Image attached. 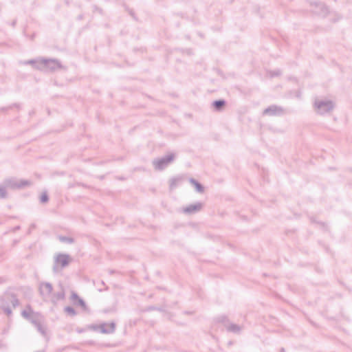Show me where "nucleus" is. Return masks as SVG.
<instances>
[{"label": "nucleus", "mask_w": 352, "mask_h": 352, "mask_svg": "<svg viewBox=\"0 0 352 352\" xmlns=\"http://www.w3.org/2000/svg\"><path fill=\"white\" fill-rule=\"evenodd\" d=\"M58 239L60 241L63 243H73L74 242V240L73 238L64 236H59Z\"/></svg>", "instance_id": "6ab92c4d"}, {"label": "nucleus", "mask_w": 352, "mask_h": 352, "mask_svg": "<svg viewBox=\"0 0 352 352\" xmlns=\"http://www.w3.org/2000/svg\"><path fill=\"white\" fill-rule=\"evenodd\" d=\"M53 287L50 283H43L40 285V293L44 299H49L51 296Z\"/></svg>", "instance_id": "0eeeda50"}, {"label": "nucleus", "mask_w": 352, "mask_h": 352, "mask_svg": "<svg viewBox=\"0 0 352 352\" xmlns=\"http://www.w3.org/2000/svg\"><path fill=\"white\" fill-rule=\"evenodd\" d=\"M48 196L46 193H43L41 196V202L42 203H45L48 201Z\"/></svg>", "instance_id": "b1692460"}, {"label": "nucleus", "mask_w": 352, "mask_h": 352, "mask_svg": "<svg viewBox=\"0 0 352 352\" xmlns=\"http://www.w3.org/2000/svg\"><path fill=\"white\" fill-rule=\"evenodd\" d=\"M203 204L200 202H197L194 204H190L184 209V212L188 214L195 213L201 210Z\"/></svg>", "instance_id": "9b49d317"}, {"label": "nucleus", "mask_w": 352, "mask_h": 352, "mask_svg": "<svg viewBox=\"0 0 352 352\" xmlns=\"http://www.w3.org/2000/svg\"><path fill=\"white\" fill-rule=\"evenodd\" d=\"M65 312H67L69 315L72 316H74L76 315V311H75V309L72 307H66L65 308Z\"/></svg>", "instance_id": "412c9836"}, {"label": "nucleus", "mask_w": 352, "mask_h": 352, "mask_svg": "<svg viewBox=\"0 0 352 352\" xmlns=\"http://www.w3.org/2000/svg\"><path fill=\"white\" fill-rule=\"evenodd\" d=\"M4 183L8 188L10 189L22 188L30 184L28 180H18L16 179H8L5 180Z\"/></svg>", "instance_id": "423d86ee"}, {"label": "nucleus", "mask_w": 352, "mask_h": 352, "mask_svg": "<svg viewBox=\"0 0 352 352\" xmlns=\"http://www.w3.org/2000/svg\"><path fill=\"white\" fill-rule=\"evenodd\" d=\"M32 324L42 336H46V329L45 327L41 324V316H39L36 320H32Z\"/></svg>", "instance_id": "ddd939ff"}, {"label": "nucleus", "mask_w": 352, "mask_h": 352, "mask_svg": "<svg viewBox=\"0 0 352 352\" xmlns=\"http://www.w3.org/2000/svg\"><path fill=\"white\" fill-rule=\"evenodd\" d=\"M182 181V177H173L170 180V188L173 189L177 186Z\"/></svg>", "instance_id": "4468645a"}, {"label": "nucleus", "mask_w": 352, "mask_h": 352, "mask_svg": "<svg viewBox=\"0 0 352 352\" xmlns=\"http://www.w3.org/2000/svg\"><path fill=\"white\" fill-rule=\"evenodd\" d=\"M19 305L18 298L12 294H6L0 298V309L8 316L12 315L11 306L15 308Z\"/></svg>", "instance_id": "f257e3e1"}, {"label": "nucleus", "mask_w": 352, "mask_h": 352, "mask_svg": "<svg viewBox=\"0 0 352 352\" xmlns=\"http://www.w3.org/2000/svg\"><path fill=\"white\" fill-rule=\"evenodd\" d=\"M241 329V327L235 324H230L227 327V330L235 333H239Z\"/></svg>", "instance_id": "a211bd4d"}, {"label": "nucleus", "mask_w": 352, "mask_h": 352, "mask_svg": "<svg viewBox=\"0 0 352 352\" xmlns=\"http://www.w3.org/2000/svg\"><path fill=\"white\" fill-rule=\"evenodd\" d=\"M22 316L30 320L32 323V320H36L39 316L38 314L34 313L31 308L30 305H28L26 309H24L21 312Z\"/></svg>", "instance_id": "1a4fd4ad"}, {"label": "nucleus", "mask_w": 352, "mask_h": 352, "mask_svg": "<svg viewBox=\"0 0 352 352\" xmlns=\"http://www.w3.org/2000/svg\"><path fill=\"white\" fill-rule=\"evenodd\" d=\"M39 63H40V60H30L25 62L26 64L33 65L35 68H36L37 65H39Z\"/></svg>", "instance_id": "5701e85b"}, {"label": "nucleus", "mask_w": 352, "mask_h": 352, "mask_svg": "<svg viewBox=\"0 0 352 352\" xmlns=\"http://www.w3.org/2000/svg\"><path fill=\"white\" fill-rule=\"evenodd\" d=\"M284 113V109L279 106L271 105L263 111L264 115L280 116Z\"/></svg>", "instance_id": "6e6552de"}, {"label": "nucleus", "mask_w": 352, "mask_h": 352, "mask_svg": "<svg viewBox=\"0 0 352 352\" xmlns=\"http://www.w3.org/2000/svg\"><path fill=\"white\" fill-rule=\"evenodd\" d=\"M69 255L66 254H58L54 256L53 270L58 272L63 268L67 267L71 261Z\"/></svg>", "instance_id": "f03ea898"}, {"label": "nucleus", "mask_w": 352, "mask_h": 352, "mask_svg": "<svg viewBox=\"0 0 352 352\" xmlns=\"http://www.w3.org/2000/svg\"><path fill=\"white\" fill-rule=\"evenodd\" d=\"M317 5L323 13L327 14L329 12V8L324 3L319 2Z\"/></svg>", "instance_id": "4be33fe9"}, {"label": "nucleus", "mask_w": 352, "mask_h": 352, "mask_svg": "<svg viewBox=\"0 0 352 352\" xmlns=\"http://www.w3.org/2000/svg\"><path fill=\"white\" fill-rule=\"evenodd\" d=\"M175 158V155L171 153L161 158L155 159L153 165L156 170H162L165 168Z\"/></svg>", "instance_id": "39448f33"}, {"label": "nucleus", "mask_w": 352, "mask_h": 352, "mask_svg": "<svg viewBox=\"0 0 352 352\" xmlns=\"http://www.w3.org/2000/svg\"><path fill=\"white\" fill-rule=\"evenodd\" d=\"M190 182L195 186L196 190L199 192H203L204 190V188L203 186L199 184L197 181H196L195 179H190Z\"/></svg>", "instance_id": "dca6fc26"}, {"label": "nucleus", "mask_w": 352, "mask_h": 352, "mask_svg": "<svg viewBox=\"0 0 352 352\" xmlns=\"http://www.w3.org/2000/svg\"><path fill=\"white\" fill-rule=\"evenodd\" d=\"M65 298V292L63 290H61L59 292H57L56 294H54V296L52 297L51 300L53 302H56V301L59 300H62Z\"/></svg>", "instance_id": "2eb2a0df"}, {"label": "nucleus", "mask_w": 352, "mask_h": 352, "mask_svg": "<svg viewBox=\"0 0 352 352\" xmlns=\"http://www.w3.org/2000/svg\"><path fill=\"white\" fill-rule=\"evenodd\" d=\"M225 104L226 101L223 100H215L212 103L214 108L217 111H220Z\"/></svg>", "instance_id": "f3484780"}, {"label": "nucleus", "mask_w": 352, "mask_h": 352, "mask_svg": "<svg viewBox=\"0 0 352 352\" xmlns=\"http://www.w3.org/2000/svg\"><path fill=\"white\" fill-rule=\"evenodd\" d=\"M115 323L102 324L100 325V331L103 333H111L115 331Z\"/></svg>", "instance_id": "f8f14e48"}, {"label": "nucleus", "mask_w": 352, "mask_h": 352, "mask_svg": "<svg viewBox=\"0 0 352 352\" xmlns=\"http://www.w3.org/2000/svg\"><path fill=\"white\" fill-rule=\"evenodd\" d=\"M314 106L317 112L320 114L329 112L334 108L333 102L331 100H316L314 102Z\"/></svg>", "instance_id": "20e7f679"}, {"label": "nucleus", "mask_w": 352, "mask_h": 352, "mask_svg": "<svg viewBox=\"0 0 352 352\" xmlns=\"http://www.w3.org/2000/svg\"><path fill=\"white\" fill-rule=\"evenodd\" d=\"M280 74V71L279 69H277V70L270 72V75L272 77L278 76Z\"/></svg>", "instance_id": "393cba45"}, {"label": "nucleus", "mask_w": 352, "mask_h": 352, "mask_svg": "<svg viewBox=\"0 0 352 352\" xmlns=\"http://www.w3.org/2000/svg\"><path fill=\"white\" fill-rule=\"evenodd\" d=\"M61 68L60 63L56 59H45L40 60L39 65L36 66V69L45 71H54Z\"/></svg>", "instance_id": "7ed1b4c3"}, {"label": "nucleus", "mask_w": 352, "mask_h": 352, "mask_svg": "<svg viewBox=\"0 0 352 352\" xmlns=\"http://www.w3.org/2000/svg\"><path fill=\"white\" fill-rule=\"evenodd\" d=\"M8 187L6 184L3 182L2 185L0 186V197L5 198L6 197V189Z\"/></svg>", "instance_id": "aec40b11"}, {"label": "nucleus", "mask_w": 352, "mask_h": 352, "mask_svg": "<svg viewBox=\"0 0 352 352\" xmlns=\"http://www.w3.org/2000/svg\"><path fill=\"white\" fill-rule=\"evenodd\" d=\"M70 299L74 305L80 306L84 310H87V307L85 301L80 298L76 292H72Z\"/></svg>", "instance_id": "9d476101"}]
</instances>
